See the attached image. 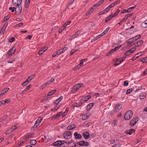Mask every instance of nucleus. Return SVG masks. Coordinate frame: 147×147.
<instances>
[{
    "instance_id": "46",
    "label": "nucleus",
    "mask_w": 147,
    "mask_h": 147,
    "mask_svg": "<svg viewBox=\"0 0 147 147\" xmlns=\"http://www.w3.org/2000/svg\"><path fill=\"white\" fill-rule=\"evenodd\" d=\"M30 2H29L26 1L25 4V7L26 8H27L28 7L30 4Z\"/></svg>"
},
{
    "instance_id": "24",
    "label": "nucleus",
    "mask_w": 147,
    "mask_h": 147,
    "mask_svg": "<svg viewBox=\"0 0 147 147\" xmlns=\"http://www.w3.org/2000/svg\"><path fill=\"white\" fill-rule=\"evenodd\" d=\"M141 26L142 28H143L147 27V20L145 21L141 24Z\"/></svg>"
},
{
    "instance_id": "23",
    "label": "nucleus",
    "mask_w": 147,
    "mask_h": 147,
    "mask_svg": "<svg viewBox=\"0 0 147 147\" xmlns=\"http://www.w3.org/2000/svg\"><path fill=\"white\" fill-rule=\"evenodd\" d=\"M94 105V103H90L88 105L87 107V111H89L92 107Z\"/></svg>"
},
{
    "instance_id": "26",
    "label": "nucleus",
    "mask_w": 147,
    "mask_h": 147,
    "mask_svg": "<svg viewBox=\"0 0 147 147\" xmlns=\"http://www.w3.org/2000/svg\"><path fill=\"white\" fill-rule=\"evenodd\" d=\"M137 7L136 5H135L133 7H130L129 8H128L126 10L127 12V13H129L130 12L131 10L134 9V8L136 7Z\"/></svg>"
},
{
    "instance_id": "60",
    "label": "nucleus",
    "mask_w": 147,
    "mask_h": 147,
    "mask_svg": "<svg viewBox=\"0 0 147 147\" xmlns=\"http://www.w3.org/2000/svg\"><path fill=\"white\" fill-rule=\"evenodd\" d=\"M83 62L82 61V60H81L80 62V64L79 65H80V67H81L82 66H83Z\"/></svg>"
},
{
    "instance_id": "2",
    "label": "nucleus",
    "mask_w": 147,
    "mask_h": 147,
    "mask_svg": "<svg viewBox=\"0 0 147 147\" xmlns=\"http://www.w3.org/2000/svg\"><path fill=\"white\" fill-rule=\"evenodd\" d=\"M141 37L140 35H138L132 38H130L126 41V42L127 44H130L132 42L135 41Z\"/></svg>"
},
{
    "instance_id": "22",
    "label": "nucleus",
    "mask_w": 147,
    "mask_h": 147,
    "mask_svg": "<svg viewBox=\"0 0 147 147\" xmlns=\"http://www.w3.org/2000/svg\"><path fill=\"white\" fill-rule=\"evenodd\" d=\"M76 125L74 124L69 125L67 127V129L68 130L73 129L76 127Z\"/></svg>"
},
{
    "instance_id": "14",
    "label": "nucleus",
    "mask_w": 147,
    "mask_h": 147,
    "mask_svg": "<svg viewBox=\"0 0 147 147\" xmlns=\"http://www.w3.org/2000/svg\"><path fill=\"white\" fill-rule=\"evenodd\" d=\"M91 97V96L90 95H88L86 97H84L83 98L81 99L80 101H82L84 100L83 102H86L88 100L90 99Z\"/></svg>"
},
{
    "instance_id": "62",
    "label": "nucleus",
    "mask_w": 147,
    "mask_h": 147,
    "mask_svg": "<svg viewBox=\"0 0 147 147\" xmlns=\"http://www.w3.org/2000/svg\"><path fill=\"white\" fill-rule=\"evenodd\" d=\"M80 32L79 31H77L76 33L75 34L77 38L78 36L80 34Z\"/></svg>"
},
{
    "instance_id": "56",
    "label": "nucleus",
    "mask_w": 147,
    "mask_h": 147,
    "mask_svg": "<svg viewBox=\"0 0 147 147\" xmlns=\"http://www.w3.org/2000/svg\"><path fill=\"white\" fill-rule=\"evenodd\" d=\"M96 136V134L94 133H92L90 134V136L92 138H94Z\"/></svg>"
},
{
    "instance_id": "36",
    "label": "nucleus",
    "mask_w": 147,
    "mask_h": 147,
    "mask_svg": "<svg viewBox=\"0 0 147 147\" xmlns=\"http://www.w3.org/2000/svg\"><path fill=\"white\" fill-rule=\"evenodd\" d=\"M100 36L99 35H98L97 36H96V37H95L93 39H92L91 41V42H93L95 41V40H97L98 38H100Z\"/></svg>"
},
{
    "instance_id": "11",
    "label": "nucleus",
    "mask_w": 147,
    "mask_h": 147,
    "mask_svg": "<svg viewBox=\"0 0 147 147\" xmlns=\"http://www.w3.org/2000/svg\"><path fill=\"white\" fill-rule=\"evenodd\" d=\"M135 130L134 129H131L125 131V133L127 134H129L130 135L135 132Z\"/></svg>"
},
{
    "instance_id": "41",
    "label": "nucleus",
    "mask_w": 147,
    "mask_h": 147,
    "mask_svg": "<svg viewBox=\"0 0 147 147\" xmlns=\"http://www.w3.org/2000/svg\"><path fill=\"white\" fill-rule=\"evenodd\" d=\"M49 98V97L48 95L46 97H45L43 98V99H42L41 101V102H44L45 101H46L47 99Z\"/></svg>"
},
{
    "instance_id": "20",
    "label": "nucleus",
    "mask_w": 147,
    "mask_h": 147,
    "mask_svg": "<svg viewBox=\"0 0 147 147\" xmlns=\"http://www.w3.org/2000/svg\"><path fill=\"white\" fill-rule=\"evenodd\" d=\"M134 51H132V49H130L129 50L127 51L124 54V55L125 56H128L130 55V53L133 52Z\"/></svg>"
},
{
    "instance_id": "34",
    "label": "nucleus",
    "mask_w": 147,
    "mask_h": 147,
    "mask_svg": "<svg viewBox=\"0 0 147 147\" xmlns=\"http://www.w3.org/2000/svg\"><path fill=\"white\" fill-rule=\"evenodd\" d=\"M53 145L54 146H60L59 142H58V140H57L53 143Z\"/></svg>"
},
{
    "instance_id": "12",
    "label": "nucleus",
    "mask_w": 147,
    "mask_h": 147,
    "mask_svg": "<svg viewBox=\"0 0 147 147\" xmlns=\"http://www.w3.org/2000/svg\"><path fill=\"white\" fill-rule=\"evenodd\" d=\"M42 120V118L39 117L35 122L34 124V126H36V128L37 127V126L39 125L40 123H41Z\"/></svg>"
},
{
    "instance_id": "38",
    "label": "nucleus",
    "mask_w": 147,
    "mask_h": 147,
    "mask_svg": "<svg viewBox=\"0 0 147 147\" xmlns=\"http://www.w3.org/2000/svg\"><path fill=\"white\" fill-rule=\"evenodd\" d=\"M12 131V130L11 129V128H10L7 130L5 133V134H8L10 133H11Z\"/></svg>"
},
{
    "instance_id": "6",
    "label": "nucleus",
    "mask_w": 147,
    "mask_h": 147,
    "mask_svg": "<svg viewBox=\"0 0 147 147\" xmlns=\"http://www.w3.org/2000/svg\"><path fill=\"white\" fill-rule=\"evenodd\" d=\"M126 57L125 56L123 57L122 59L121 60H119V59H121V58L117 59L116 60V62H115L114 64V65L117 66L121 62L123 61L126 59Z\"/></svg>"
},
{
    "instance_id": "61",
    "label": "nucleus",
    "mask_w": 147,
    "mask_h": 147,
    "mask_svg": "<svg viewBox=\"0 0 147 147\" xmlns=\"http://www.w3.org/2000/svg\"><path fill=\"white\" fill-rule=\"evenodd\" d=\"M71 21H68L65 24V26H63V27H64V28H66V26L69 24H70V23H71Z\"/></svg>"
},
{
    "instance_id": "29",
    "label": "nucleus",
    "mask_w": 147,
    "mask_h": 147,
    "mask_svg": "<svg viewBox=\"0 0 147 147\" xmlns=\"http://www.w3.org/2000/svg\"><path fill=\"white\" fill-rule=\"evenodd\" d=\"M81 116L83 117L82 118V119L83 120H84L87 119L89 117V115H86L83 114L81 115Z\"/></svg>"
},
{
    "instance_id": "50",
    "label": "nucleus",
    "mask_w": 147,
    "mask_h": 147,
    "mask_svg": "<svg viewBox=\"0 0 147 147\" xmlns=\"http://www.w3.org/2000/svg\"><path fill=\"white\" fill-rule=\"evenodd\" d=\"M62 111H61L59 112L58 113H57V115H56V116L58 118H59L60 117L61 115L62 114Z\"/></svg>"
},
{
    "instance_id": "35",
    "label": "nucleus",
    "mask_w": 147,
    "mask_h": 147,
    "mask_svg": "<svg viewBox=\"0 0 147 147\" xmlns=\"http://www.w3.org/2000/svg\"><path fill=\"white\" fill-rule=\"evenodd\" d=\"M7 117V115H6L3 116L1 119H0V122H2L6 119Z\"/></svg>"
},
{
    "instance_id": "63",
    "label": "nucleus",
    "mask_w": 147,
    "mask_h": 147,
    "mask_svg": "<svg viewBox=\"0 0 147 147\" xmlns=\"http://www.w3.org/2000/svg\"><path fill=\"white\" fill-rule=\"evenodd\" d=\"M75 0H69L68 3V4L69 5L72 4L74 2Z\"/></svg>"
},
{
    "instance_id": "33",
    "label": "nucleus",
    "mask_w": 147,
    "mask_h": 147,
    "mask_svg": "<svg viewBox=\"0 0 147 147\" xmlns=\"http://www.w3.org/2000/svg\"><path fill=\"white\" fill-rule=\"evenodd\" d=\"M112 18L111 17V16L110 15L108 17L106 18L105 21L106 23L108 22L109 20L111 19Z\"/></svg>"
},
{
    "instance_id": "48",
    "label": "nucleus",
    "mask_w": 147,
    "mask_h": 147,
    "mask_svg": "<svg viewBox=\"0 0 147 147\" xmlns=\"http://www.w3.org/2000/svg\"><path fill=\"white\" fill-rule=\"evenodd\" d=\"M58 142H59L60 146L63 144L65 142L64 140H58Z\"/></svg>"
},
{
    "instance_id": "25",
    "label": "nucleus",
    "mask_w": 147,
    "mask_h": 147,
    "mask_svg": "<svg viewBox=\"0 0 147 147\" xmlns=\"http://www.w3.org/2000/svg\"><path fill=\"white\" fill-rule=\"evenodd\" d=\"M146 94L145 93H142L140 95V99H143L146 96Z\"/></svg>"
},
{
    "instance_id": "17",
    "label": "nucleus",
    "mask_w": 147,
    "mask_h": 147,
    "mask_svg": "<svg viewBox=\"0 0 147 147\" xmlns=\"http://www.w3.org/2000/svg\"><path fill=\"white\" fill-rule=\"evenodd\" d=\"M122 105L121 104L116 105L115 106V112L118 111L122 108Z\"/></svg>"
},
{
    "instance_id": "53",
    "label": "nucleus",
    "mask_w": 147,
    "mask_h": 147,
    "mask_svg": "<svg viewBox=\"0 0 147 147\" xmlns=\"http://www.w3.org/2000/svg\"><path fill=\"white\" fill-rule=\"evenodd\" d=\"M143 60L142 61L141 60V61L142 62V63H147V57L145 58V59H143Z\"/></svg>"
},
{
    "instance_id": "9",
    "label": "nucleus",
    "mask_w": 147,
    "mask_h": 147,
    "mask_svg": "<svg viewBox=\"0 0 147 147\" xmlns=\"http://www.w3.org/2000/svg\"><path fill=\"white\" fill-rule=\"evenodd\" d=\"M22 9V8L21 5L17 6V9L15 10V13L18 15H19L21 13Z\"/></svg>"
},
{
    "instance_id": "16",
    "label": "nucleus",
    "mask_w": 147,
    "mask_h": 147,
    "mask_svg": "<svg viewBox=\"0 0 147 147\" xmlns=\"http://www.w3.org/2000/svg\"><path fill=\"white\" fill-rule=\"evenodd\" d=\"M83 136L84 137L85 139H88L90 136L89 133L87 131H86L83 133L82 134Z\"/></svg>"
},
{
    "instance_id": "13",
    "label": "nucleus",
    "mask_w": 147,
    "mask_h": 147,
    "mask_svg": "<svg viewBox=\"0 0 147 147\" xmlns=\"http://www.w3.org/2000/svg\"><path fill=\"white\" fill-rule=\"evenodd\" d=\"M143 41L142 40H140L137 42L134 43V44L135 47H138L141 45L143 43Z\"/></svg>"
},
{
    "instance_id": "5",
    "label": "nucleus",
    "mask_w": 147,
    "mask_h": 147,
    "mask_svg": "<svg viewBox=\"0 0 147 147\" xmlns=\"http://www.w3.org/2000/svg\"><path fill=\"white\" fill-rule=\"evenodd\" d=\"M22 2V0H12L13 5L16 7L20 6Z\"/></svg>"
},
{
    "instance_id": "57",
    "label": "nucleus",
    "mask_w": 147,
    "mask_h": 147,
    "mask_svg": "<svg viewBox=\"0 0 147 147\" xmlns=\"http://www.w3.org/2000/svg\"><path fill=\"white\" fill-rule=\"evenodd\" d=\"M114 6H115V5H114V3H113L111 4L110 5H109L108 7L110 8V9L111 8H112L113 7H114Z\"/></svg>"
},
{
    "instance_id": "32",
    "label": "nucleus",
    "mask_w": 147,
    "mask_h": 147,
    "mask_svg": "<svg viewBox=\"0 0 147 147\" xmlns=\"http://www.w3.org/2000/svg\"><path fill=\"white\" fill-rule=\"evenodd\" d=\"M31 86V85L30 84H29V85H28L26 87V88L22 91V93H24V92H25L26 91L28 90H29Z\"/></svg>"
},
{
    "instance_id": "19",
    "label": "nucleus",
    "mask_w": 147,
    "mask_h": 147,
    "mask_svg": "<svg viewBox=\"0 0 147 147\" xmlns=\"http://www.w3.org/2000/svg\"><path fill=\"white\" fill-rule=\"evenodd\" d=\"M74 135L76 139H80L82 138V136L80 134H78L77 132H75Z\"/></svg>"
},
{
    "instance_id": "8",
    "label": "nucleus",
    "mask_w": 147,
    "mask_h": 147,
    "mask_svg": "<svg viewBox=\"0 0 147 147\" xmlns=\"http://www.w3.org/2000/svg\"><path fill=\"white\" fill-rule=\"evenodd\" d=\"M76 144H78L79 145L81 146H88L89 145L88 143V142H85L83 140L81 141L78 142V143L76 142Z\"/></svg>"
},
{
    "instance_id": "59",
    "label": "nucleus",
    "mask_w": 147,
    "mask_h": 147,
    "mask_svg": "<svg viewBox=\"0 0 147 147\" xmlns=\"http://www.w3.org/2000/svg\"><path fill=\"white\" fill-rule=\"evenodd\" d=\"M132 45H131L129 44V45H127L125 46V48L126 49H128Z\"/></svg>"
},
{
    "instance_id": "49",
    "label": "nucleus",
    "mask_w": 147,
    "mask_h": 147,
    "mask_svg": "<svg viewBox=\"0 0 147 147\" xmlns=\"http://www.w3.org/2000/svg\"><path fill=\"white\" fill-rule=\"evenodd\" d=\"M110 9V8L108 7L106 8L103 11V12L105 13L107 12Z\"/></svg>"
},
{
    "instance_id": "43",
    "label": "nucleus",
    "mask_w": 147,
    "mask_h": 147,
    "mask_svg": "<svg viewBox=\"0 0 147 147\" xmlns=\"http://www.w3.org/2000/svg\"><path fill=\"white\" fill-rule=\"evenodd\" d=\"M121 47V45H120L117 46V47H115L114 49H114V51H116L118 50Z\"/></svg>"
},
{
    "instance_id": "30",
    "label": "nucleus",
    "mask_w": 147,
    "mask_h": 147,
    "mask_svg": "<svg viewBox=\"0 0 147 147\" xmlns=\"http://www.w3.org/2000/svg\"><path fill=\"white\" fill-rule=\"evenodd\" d=\"M69 108H67L65 111L63 113L62 115V118L64 117L67 114L68 111H69Z\"/></svg>"
},
{
    "instance_id": "52",
    "label": "nucleus",
    "mask_w": 147,
    "mask_h": 147,
    "mask_svg": "<svg viewBox=\"0 0 147 147\" xmlns=\"http://www.w3.org/2000/svg\"><path fill=\"white\" fill-rule=\"evenodd\" d=\"M128 84V81L127 80L125 81L124 82V83H123V85L124 86H127Z\"/></svg>"
},
{
    "instance_id": "18",
    "label": "nucleus",
    "mask_w": 147,
    "mask_h": 147,
    "mask_svg": "<svg viewBox=\"0 0 147 147\" xmlns=\"http://www.w3.org/2000/svg\"><path fill=\"white\" fill-rule=\"evenodd\" d=\"M80 88V86H79V84H78L75 85L72 88V89L71 90L72 92H74Z\"/></svg>"
},
{
    "instance_id": "39",
    "label": "nucleus",
    "mask_w": 147,
    "mask_h": 147,
    "mask_svg": "<svg viewBox=\"0 0 147 147\" xmlns=\"http://www.w3.org/2000/svg\"><path fill=\"white\" fill-rule=\"evenodd\" d=\"M132 91V88H130L127 90L126 92V94H128L130 93Z\"/></svg>"
},
{
    "instance_id": "47",
    "label": "nucleus",
    "mask_w": 147,
    "mask_h": 147,
    "mask_svg": "<svg viewBox=\"0 0 147 147\" xmlns=\"http://www.w3.org/2000/svg\"><path fill=\"white\" fill-rule=\"evenodd\" d=\"M23 25V23H19V24H18L15 26V27L16 28L17 27H20L22 26Z\"/></svg>"
},
{
    "instance_id": "37",
    "label": "nucleus",
    "mask_w": 147,
    "mask_h": 147,
    "mask_svg": "<svg viewBox=\"0 0 147 147\" xmlns=\"http://www.w3.org/2000/svg\"><path fill=\"white\" fill-rule=\"evenodd\" d=\"M58 105H57L56 106L55 108H53L51 109V111H55L57 110L58 108H59V106H58Z\"/></svg>"
},
{
    "instance_id": "27",
    "label": "nucleus",
    "mask_w": 147,
    "mask_h": 147,
    "mask_svg": "<svg viewBox=\"0 0 147 147\" xmlns=\"http://www.w3.org/2000/svg\"><path fill=\"white\" fill-rule=\"evenodd\" d=\"M30 143L32 145H34L36 144L37 141L34 140H31Z\"/></svg>"
},
{
    "instance_id": "10",
    "label": "nucleus",
    "mask_w": 147,
    "mask_h": 147,
    "mask_svg": "<svg viewBox=\"0 0 147 147\" xmlns=\"http://www.w3.org/2000/svg\"><path fill=\"white\" fill-rule=\"evenodd\" d=\"M8 24L7 22H5L3 26H2L1 29V30L0 32V34H3L5 32V30L7 27Z\"/></svg>"
},
{
    "instance_id": "40",
    "label": "nucleus",
    "mask_w": 147,
    "mask_h": 147,
    "mask_svg": "<svg viewBox=\"0 0 147 147\" xmlns=\"http://www.w3.org/2000/svg\"><path fill=\"white\" fill-rule=\"evenodd\" d=\"M34 132H32L29 134H28L26 135V137L27 138H29L30 137L34 135Z\"/></svg>"
},
{
    "instance_id": "58",
    "label": "nucleus",
    "mask_w": 147,
    "mask_h": 147,
    "mask_svg": "<svg viewBox=\"0 0 147 147\" xmlns=\"http://www.w3.org/2000/svg\"><path fill=\"white\" fill-rule=\"evenodd\" d=\"M80 67V65L79 64L78 65L76 66L74 68L73 70H77V69L79 68Z\"/></svg>"
},
{
    "instance_id": "42",
    "label": "nucleus",
    "mask_w": 147,
    "mask_h": 147,
    "mask_svg": "<svg viewBox=\"0 0 147 147\" xmlns=\"http://www.w3.org/2000/svg\"><path fill=\"white\" fill-rule=\"evenodd\" d=\"M15 40V38L13 37H11V38L8 40V41L9 42H12Z\"/></svg>"
},
{
    "instance_id": "31",
    "label": "nucleus",
    "mask_w": 147,
    "mask_h": 147,
    "mask_svg": "<svg viewBox=\"0 0 147 147\" xmlns=\"http://www.w3.org/2000/svg\"><path fill=\"white\" fill-rule=\"evenodd\" d=\"M10 16L11 15L10 14H9L7 16H5L3 18L4 21H6L8 20L10 17Z\"/></svg>"
},
{
    "instance_id": "64",
    "label": "nucleus",
    "mask_w": 147,
    "mask_h": 147,
    "mask_svg": "<svg viewBox=\"0 0 147 147\" xmlns=\"http://www.w3.org/2000/svg\"><path fill=\"white\" fill-rule=\"evenodd\" d=\"M120 145L119 144H116L114 145L113 146H112V147H120Z\"/></svg>"
},
{
    "instance_id": "51",
    "label": "nucleus",
    "mask_w": 147,
    "mask_h": 147,
    "mask_svg": "<svg viewBox=\"0 0 147 147\" xmlns=\"http://www.w3.org/2000/svg\"><path fill=\"white\" fill-rule=\"evenodd\" d=\"M78 103H74L73 104V105L71 106V107H78Z\"/></svg>"
},
{
    "instance_id": "15",
    "label": "nucleus",
    "mask_w": 147,
    "mask_h": 147,
    "mask_svg": "<svg viewBox=\"0 0 147 147\" xmlns=\"http://www.w3.org/2000/svg\"><path fill=\"white\" fill-rule=\"evenodd\" d=\"M142 53L140 52L137 53L134 56L132 57L131 60L132 61H134L136 59L138 58L140 56L142 55V54H141Z\"/></svg>"
},
{
    "instance_id": "44",
    "label": "nucleus",
    "mask_w": 147,
    "mask_h": 147,
    "mask_svg": "<svg viewBox=\"0 0 147 147\" xmlns=\"http://www.w3.org/2000/svg\"><path fill=\"white\" fill-rule=\"evenodd\" d=\"M63 52L64 51L62 50V49H61L57 51V55H59L63 53Z\"/></svg>"
},
{
    "instance_id": "3",
    "label": "nucleus",
    "mask_w": 147,
    "mask_h": 147,
    "mask_svg": "<svg viewBox=\"0 0 147 147\" xmlns=\"http://www.w3.org/2000/svg\"><path fill=\"white\" fill-rule=\"evenodd\" d=\"M72 133L70 131H66L63 134V137L65 139L69 140L71 138Z\"/></svg>"
},
{
    "instance_id": "21",
    "label": "nucleus",
    "mask_w": 147,
    "mask_h": 147,
    "mask_svg": "<svg viewBox=\"0 0 147 147\" xmlns=\"http://www.w3.org/2000/svg\"><path fill=\"white\" fill-rule=\"evenodd\" d=\"M63 98V96H61L60 97L54 101L55 103H56L57 105H58L59 102Z\"/></svg>"
},
{
    "instance_id": "54",
    "label": "nucleus",
    "mask_w": 147,
    "mask_h": 147,
    "mask_svg": "<svg viewBox=\"0 0 147 147\" xmlns=\"http://www.w3.org/2000/svg\"><path fill=\"white\" fill-rule=\"evenodd\" d=\"M18 127H17L16 125H14L11 128V129L12 130V131H14L16 130L17 128Z\"/></svg>"
},
{
    "instance_id": "7",
    "label": "nucleus",
    "mask_w": 147,
    "mask_h": 147,
    "mask_svg": "<svg viewBox=\"0 0 147 147\" xmlns=\"http://www.w3.org/2000/svg\"><path fill=\"white\" fill-rule=\"evenodd\" d=\"M16 50V49L15 47H13L11 50L8 51L7 54V57H9L13 54L15 53Z\"/></svg>"
},
{
    "instance_id": "28",
    "label": "nucleus",
    "mask_w": 147,
    "mask_h": 147,
    "mask_svg": "<svg viewBox=\"0 0 147 147\" xmlns=\"http://www.w3.org/2000/svg\"><path fill=\"white\" fill-rule=\"evenodd\" d=\"M56 91V90H52L51 91L49 92L48 94L47 95L49 97L51 95H52V94H53L55 93Z\"/></svg>"
},
{
    "instance_id": "4",
    "label": "nucleus",
    "mask_w": 147,
    "mask_h": 147,
    "mask_svg": "<svg viewBox=\"0 0 147 147\" xmlns=\"http://www.w3.org/2000/svg\"><path fill=\"white\" fill-rule=\"evenodd\" d=\"M138 117H136L133 118L130 121L129 125L131 126H133L136 124L138 120Z\"/></svg>"
},
{
    "instance_id": "45",
    "label": "nucleus",
    "mask_w": 147,
    "mask_h": 147,
    "mask_svg": "<svg viewBox=\"0 0 147 147\" xmlns=\"http://www.w3.org/2000/svg\"><path fill=\"white\" fill-rule=\"evenodd\" d=\"M35 76V74L29 76L28 78V79H29V80H30V81Z\"/></svg>"
},
{
    "instance_id": "1",
    "label": "nucleus",
    "mask_w": 147,
    "mask_h": 147,
    "mask_svg": "<svg viewBox=\"0 0 147 147\" xmlns=\"http://www.w3.org/2000/svg\"><path fill=\"white\" fill-rule=\"evenodd\" d=\"M133 115V112L131 110L128 111L124 114V118L125 120H128L132 117Z\"/></svg>"
},
{
    "instance_id": "55",
    "label": "nucleus",
    "mask_w": 147,
    "mask_h": 147,
    "mask_svg": "<svg viewBox=\"0 0 147 147\" xmlns=\"http://www.w3.org/2000/svg\"><path fill=\"white\" fill-rule=\"evenodd\" d=\"M77 51V50H72L70 52V55H72L74 52H76Z\"/></svg>"
}]
</instances>
